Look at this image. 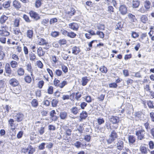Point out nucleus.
<instances>
[{
	"label": "nucleus",
	"instance_id": "13d9d810",
	"mask_svg": "<svg viewBox=\"0 0 154 154\" xmlns=\"http://www.w3.org/2000/svg\"><path fill=\"white\" fill-rule=\"evenodd\" d=\"M147 105L150 108H153L154 106L153 105V102L150 101H149L147 102Z\"/></svg>",
	"mask_w": 154,
	"mask_h": 154
},
{
	"label": "nucleus",
	"instance_id": "c85d7f7f",
	"mask_svg": "<svg viewBox=\"0 0 154 154\" xmlns=\"http://www.w3.org/2000/svg\"><path fill=\"white\" fill-rule=\"evenodd\" d=\"M10 65L12 68H16L18 65V63L16 61L14 60L11 61Z\"/></svg>",
	"mask_w": 154,
	"mask_h": 154
},
{
	"label": "nucleus",
	"instance_id": "7ed1b4c3",
	"mask_svg": "<svg viewBox=\"0 0 154 154\" xmlns=\"http://www.w3.org/2000/svg\"><path fill=\"white\" fill-rule=\"evenodd\" d=\"M8 28L5 25L2 26L0 29V35L2 36H7L10 33L8 31Z\"/></svg>",
	"mask_w": 154,
	"mask_h": 154
},
{
	"label": "nucleus",
	"instance_id": "9d476101",
	"mask_svg": "<svg viewBox=\"0 0 154 154\" xmlns=\"http://www.w3.org/2000/svg\"><path fill=\"white\" fill-rule=\"evenodd\" d=\"M37 38L36 39L37 43L40 45H45L46 44V41L44 39L39 37L37 36Z\"/></svg>",
	"mask_w": 154,
	"mask_h": 154
},
{
	"label": "nucleus",
	"instance_id": "6e6d98bb",
	"mask_svg": "<svg viewBox=\"0 0 154 154\" xmlns=\"http://www.w3.org/2000/svg\"><path fill=\"white\" fill-rule=\"evenodd\" d=\"M11 58L14 61H18L19 60V58L17 55L15 54H13L11 56Z\"/></svg>",
	"mask_w": 154,
	"mask_h": 154
},
{
	"label": "nucleus",
	"instance_id": "e433bc0d",
	"mask_svg": "<svg viewBox=\"0 0 154 154\" xmlns=\"http://www.w3.org/2000/svg\"><path fill=\"white\" fill-rule=\"evenodd\" d=\"M128 17L131 20V21H132L134 22L136 21L137 20V19L136 18L135 16L131 14H129Z\"/></svg>",
	"mask_w": 154,
	"mask_h": 154
},
{
	"label": "nucleus",
	"instance_id": "2f4dec72",
	"mask_svg": "<svg viewBox=\"0 0 154 154\" xmlns=\"http://www.w3.org/2000/svg\"><path fill=\"white\" fill-rule=\"evenodd\" d=\"M21 91L20 87V86H17L14 88V92H13L16 94H17L20 93Z\"/></svg>",
	"mask_w": 154,
	"mask_h": 154
},
{
	"label": "nucleus",
	"instance_id": "f704fd0d",
	"mask_svg": "<svg viewBox=\"0 0 154 154\" xmlns=\"http://www.w3.org/2000/svg\"><path fill=\"white\" fill-rule=\"evenodd\" d=\"M87 116V113L84 111H83L80 114V117L82 119H85Z\"/></svg>",
	"mask_w": 154,
	"mask_h": 154
},
{
	"label": "nucleus",
	"instance_id": "f8f14e48",
	"mask_svg": "<svg viewBox=\"0 0 154 154\" xmlns=\"http://www.w3.org/2000/svg\"><path fill=\"white\" fill-rule=\"evenodd\" d=\"M5 71L6 73L10 75L11 74L12 70L9 63H6L5 64Z\"/></svg>",
	"mask_w": 154,
	"mask_h": 154
},
{
	"label": "nucleus",
	"instance_id": "4d7b16f0",
	"mask_svg": "<svg viewBox=\"0 0 154 154\" xmlns=\"http://www.w3.org/2000/svg\"><path fill=\"white\" fill-rule=\"evenodd\" d=\"M3 5L4 8H8L10 6V3L9 2H6L3 3Z\"/></svg>",
	"mask_w": 154,
	"mask_h": 154
},
{
	"label": "nucleus",
	"instance_id": "3c124183",
	"mask_svg": "<svg viewBox=\"0 0 154 154\" xmlns=\"http://www.w3.org/2000/svg\"><path fill=\"white\" fill-rule=\"evenodd\" d=\"M48 93L49 94H52L53 92V88L52 86H49L48 89Z\"/></svg>",
	"mask_w": 154,
	"mask_h": 154
},
{
	"label": "nucleus",
	"instance_id": "338daca9",
	"mask_svg": "<svg viewBox=\"0 0 154 154\" xmlns=\"http://www.w3.org/2000/svg\"><path fill=\"white\" fill-rule=\"evenodd\" d=\"M97 27L99 30H104V25L102 24H99L97 26Z\"/></svg>",
	"mask_w": 154,
	"mask_h": 154
},
{
	"label": "nucleus",
	"instance_id": "5701e85b",
	"mask_svg": "<svg viewBox=\"0 0 154 154\" xmlns=\"http://www.w3.org/2000/svg\"><path fill=\"white\" fill-rule=\"evenodd\" d=\"M140 150L142 154H147L148 151H149L147 148L144 146H141Z\"/></svg>",
	"mask_w": 154,
	"mask_h": 154
},
{
	"label": "nucleus",
	"instance_id": "774afa93",
	"mask_svg": "<svg viewBox=\"0 0 154 154\" xmlns=\"http://www.w3.org/2000/svg\"><path fill=\"white\" fill-rule=\"evenodd\" d=\"M97 122L98 124L100 125L104 123V121L103 118H98L97 119Z\"/></svg>",
	"mask_w": 154,
	"mask_h": 154
},
{
	"label": "nucleus",
	"instance_id": "09e8293b",
	"mask_svg": "<svg viewBox=\"0 0 154 154\" xmlns=\"http://www.w3.org/2000/svg\"><path fill=\"white\" fill-rule=\"evenodd\" d=\"M60 31L62 34L63 35L65 36H67L69 32L67 31L66 30L62 28L61 29Z\"/></svg>",
	"mask_w": 154,
	"mask_h": 154
},
{
	"label": "nucleus",
	"instance_id": "4be33fe9",
	"mask_svg": "<svg viewBox=\"0 0 154 154\" xmlns=\"http://www.w3.org/2000/svg\"><path fill=\"white\" fill-rule=\"evenodd\" d=\"M37 51L38 55L40 57L43 56L45 54V51H43L41 47H39Z\"/></svg>",
	"mask_w": 154,
	"mask_h": 154
},
{
	"label": "nucleus",
	"instance_id": "9b49d317",
	"mask_svg": "<svg viewBox=\"0 0 154 154\" xmlns=\"http://www.w3.org/2000/svg\"><path fill=\"white\" fill-rule=\"evenodd\" d=\"M119 11L122 15H125L127 12V8L125 5H121L119 8Z\"/></svg>",
	"mask_w": 154,
	"mask_h": 154
},
{
	"label": "nucleus",
	"instance_id": "393cba45",
	"mask_svg": "<svg viewBox=\"0 0 154 154\" xmlns=\"http://www.w3.org/2000/svg\"><path fill=\"white\" fill-rule=\"evenodd\" d=\"M151 6V2L149 1L146 0L144 3V6L146 9L148 10L150 8Z\"/></svg>",
	"mask_w": 154,
	"mask_h": 154
},
{
	"label": "nucleus",
	"instance_id": "a878e982",
	"mask_svg": "<svg viewBox=\"0 0 154 154\" xmlns=\"http://www.w3.org/2000/svg\"><path fill=\"white\" fill-rule=\"evenodd\" d=\"M89 80L87 78V77H84L82 79V84L83 86H85L89 81Z\"/></svg>",
	"mask_w": 154,
	"mask_h": 154
},
{
	"label": "nucleus",
	"instance_id": "603ef678",
	"mask_svg": "<svg viewBox=\"0 0 154 154\" xmlns=\"http://www.w3.org/2000/svg\"><path fill=\"white\" fill-rule=\"evenodd\" d=\"M52 64L53 66H54L57 62L58 60H57L55 56H53L52 58Z\"/></svg>",
	"mask_w": 154,
	"mask_h": 154
},
{
	"label": "nucleus",
	"instance_id": "79ce46f5",
	"mask_svg": "<svg viewBox=\"0 0 154 154\" xmlns=\"http://www.w3.org/2000/svg\"><path fill=\"white\" fill-rule=\"evenodd\" d=\"M100 70L102 73H106L107 72L108 70L106 67L103 66L100 67Z\"/></svg>",
	"mask_w": 154,
	"mask_h": 154
},
{
	"label": "nucleus",
	"instance_id": "2eb2a0df",
	"mask_svg": "<svg viewBox=\"0 0 154 154\" xmlns=\"http://www.w3.org/2000/svg\"><path fill=\"white\" fill-rule=\"evenodd\" d=\"M25 66L26 68V70L31 73V75H32V71L31 64L30 62H26L25 64Z\"/></svg>",
	"mask_w": 154,
	"mask_h": 154
},
{
	"label": "nucleus",
	"instance_id": "f257e3e1",
	"mask_svg": "<svg viewBox=\"0 0 154 154\" xmlns=\"http://www.w3.org/2000/svg\"><path fill=\"white\" fill-rule=\"evenodd\" d=\"M135 133L138 139L142 140L145 138V132L142 127H139L136 129Z\"/></svg>",
	"mask_w": 154,
	"mask_h": 154
},
{
	"label": "nucleus",
	"instance_id": "473e14b6",
	"mask_svg": "<svg viewBox=\"0 0 154 154\" xmlns=\"http://www.w3.org/2000/svg\"><path fill=\"white\" fill-rule=\"evenodd\" d=\"M31 104L33 107H36L38 105V101L36 99H33L31 102Z\"/></svg>",
	"mask_w": 154,
	"mask_h": 154
},
{
	"label": "nucleus",
	"instance_id": "0e129e2a",
	"mask_svg": "<svg viewBox=\"0 0 154 154\" xmlns=\"http://www.w3.org/2000/svg\"><path fill=\"white\" fill-rule=\"evenodd\" d=\"M131 36L133 38H136L138 37L139 35L136 32L133 31L132 32Z\"/></svg>",
	"mask_w": 154,
	"mask_h": 154
},
{
	"label": "nucleus",
	"instance_id": "58836bf2",
	"mask_svg": "<svg viewBox=\"0 0 154 154\" xmlns=\"http://www.w3.org/2000/svg\"><path fill=\"white\" fill-rule=\"evenodd\" d=\"M8 19V17L5 15H2L1 17L0 20V23H4Z\"/></svg>",
	"mask_w": 154,
	"mask_h": 154
},
{
	"label": "nucleus",
	"instance_id": "8fccbe9b",
	"mask_svg": "<svg viewBox=\"0 0 154 154\" xmlns=\"http://www.w3.org/2000/svg\"><path fill=\"white\" fill-rule=\"evenodd\" d=\"M67 84V83L66 81H63L61 83L59 84L58 87L63 88Z\"/></svg>",
	"mask_w": 154,
	"mask_h": 154
},
{
	"label": "nucleus",
	"instance_id": "b1692460",
	"mask_svg": "<svg viewBox=\"0 0 154 154\" xmlns=\"http://www.w3.org/2000/svg\"><path fill=\"white\" fill-rule=\"evenodd\" d=\"M67 114L66 112L64 111L61 112L60 114V116L61 119H65L67 117Z\"/></svg>",
	"mask_w": 154,
	"mask_h": 154
},
{
	"label": "nucleus",
	"instance_id": "bb28decb",
	"mask_svg": "<svg viewBox=\"0 0 154 154\" xmlns=\"http://www.w3.org/2000/svg\"><path fill=\"white\" fill-rule=\"evenodd\" d=\"M79 110V109L76 107H72L71 109V112L74 115H76L78 113Z\"/></svg>",
	"mask_w": 154,
	"mask_h": 154
},
{
	"label": "nucleus",
	"instance_id": "7c9ffc66",
	"mask_svg": "<svg viewBox=\"0 0 154 154\" xmlns=\"http://www.w3.org/2000/svg\"><path fill=\"white\" fill-rule=\"evenodd\" d=\"M20 19L19 18L15 19L14 21L13 25L15 27H18L19 25Z\"/></svg>",
	"mask_w": 154,
	"mask_h": 154
},
{
	"label": "nucleus",
	"instance_id": "f03ea898",
	"mask_svg": "<svg viewBox=\"0 0 154 154\" xmlns=\"http://www.w3.org/2000/svg\"><path fill=\"white\" fill-rule=\"evenodd\" d=\"M35 151V148L30 145L27 148H23L22 149V152L25 154H33Z\"/></svg>",
	"mask_w": 154,
	"mask_h": 154
},
{
	"label": "nucleus",
	"instance_id": "412c9836",
	"mask_svg": "<svg viewBox=\"0 0 154 154\" xmlns=\"http://www.w3.org/2000/svg\"><path fill=\"white\" fill-rule=\"evenodd\" d=\"M129 144H133L135 141L136 139L133 135H129L128 137Z\"/></svg>",
	"mask_w": 154,
	"mask_h": 154
},
{
	"label": "nucleus",
	"instance_id": "423d86ee",
	"mask_svg": "<svg viewBox=\"0 0 154 154\" xmlns=\"http://www.w3.org/2000/svg\"><path fill=\"white\" fill-rule=\"evenodd\" d=\"M23 117L24 115L22 113H18L15 115L14 118L17 122H20L23 119Z\"/></svg>",
	"mask_w": 154,
	"mask_h": 154
},
{
	"label": "nucleus",
	"instance_id": "4c0bfd02",
	"mask_svg": "<svg viewBox=\"0 0 154 154\" xmlns=\"http://www.w3.org/2000/svg\"><path fill=\"white\" fill-rule=\"evenodd\" d=\"M38 131L40 135H42L45 132V127H41L38 129Z\"/></svg>",
	"mask_w": 154,
	"mask_h": 154
},
{
	"label": "nucleus",
	"instance_id": "6e6552de",
	"mask_svg": "<svg viewBox=\"0 0 154 154\" xmlns=\"http://www.w3.org/2000/svg\"><path fill=\"white\" fill-rule=\"evenodd\" d=\"M29 14L30 17L35 20H37L40 18L38 14L34 11H30L29 12Z\"/></svg>",
	"mask_w": 154,
	"mask_h": 154
},
{
	"label": "nucleus",
	"instance_id": "cd10ccee",
	"mask_svg": "<svg viewBox=\"0 0 154 154\" xmlns=\"http://www.w3.org/2000/svg\"><path fill=\"white\" fill-rule=\"evenodd\" d=\"M13 6L16 8H20L21 7L20 3L16 0H14L13 3Z\"/></svg>",
	"mask_w": 154,
	"mask_h": 154
},
{
	"label": "nucleus",
	"instance_id": "c756f323",
	"mask_svg": "<svg viewBox=\"0 0 154 154\" xmlns=\"http://www.w3.org/2000/svg\"><path fill=\"white\" fill-rule=\"evenodd\" d=\"M140 4V2L137 0H134L132 2V6L133 8H137L138 7Z\"/></svg>",
	"mask_w": 154,
	"mask_h": 154
},
{
	"label": "nucleus",
	"instance_id": "ddd939ff",
	"mask_svg": "<svg viewBox=\"0 0 154 154\" xmlns=\"http://www.w3.org/2000/svg\"><path fill=\"white\" fill-rule=\"evenodd\" d=\"M9 83L11 85L15 86L18 85L19 84L18 82L17 79L15 78H12L10 80Z\"/></svg>",
	"mask_w": 154,
	"mask_h": 154
},
{
	"label": "nucleus",
	"instance_id": "4468645a",
	"mask_svg": "<svg viewBox=\"0 0 154 154\" xmlns=\"http://www.w3.org/2000/svg\"><path fill=\"white\" fill-rule=\"evenodd\" d=\"M56 114V112L54 110H51L50 113L51 118L53 121H56L57 120V117L55 115Z\"/></svg>",
	"mask_w": 154,
	"mask_h": 154
},
{
	"label": "nucleus",
	"instance_id": "052dcab7",
	"mask_svg": "<svg viewBox=\"0 0 154 154\" xmlns=\"http://www.w3.org/2000/svg\"><path fill=\"white\" fill-rule=\"evenodd\" d=\"M60 84V81L58 79H55L54 82V85L56 87H58Z\"/></svg>",
	"mask_w": 154,
	"mask_h": 154
},
{
	"label": "nucleus",
	"instance_id": "a18cd8bd",
	"mask_svg": "<svg viewBox=\"0 0 154 154\" xmlns=\"http://www.w3.org/2000/svg\"><path fill=\"white\" fill-rule=\"evenodd\" d=\"M42 3L41 1L39 0H36L35 3V6L36 8H38L40 7Z\"/></svg>",
	"mask_w": 154,
	"mask_h": 154
},
{
	"label": "nucleus",
	"instance_id": "c03bdc74",
	"mask_svg": "<svg viewBox=\"0 0 154 154\" xmlns=\"http://www.w3.org/2000/svg\"><path fill=\"white\" fill-rule=\"evenodd\" d=\"M76 35V34L73 32H68V34L67 36L72 38H73L75 37Z\"/></svg>",
	"mask_w": 154,
	"mask_h": 154
},
{
	"label": "nucleus",
	"instance_id": "de8ad7c7",
	"mask_svg": "<svg viewBox=\"0 0 154 154\" xmlns=\"http://www.w3.org/2000/svg\"><path fill=\"white\" fill-rule=\"evenodd\" d=\"M54 73L56 75L58 76H61L62 73V71L59 69H56Z\"/></svg>",
	"mask_w": 154,
	"mask_h": 154
},
{
	"label": "nucleus",
	"instance_id": "69168bd1",
	"mask_svg": "<svg viewBox=\"0 0 154 154\" xmlns=\"http://www.w3.org/2000/svg\"><path fill=\"white\" fill-rule=\"evenodd\" d=\"M146 9L143 6H142L138 10V11L141 13H144L146 11Z\"/></svg>",
	"mask_w": 154,
	"mask_h": 154
},
{
	"label": "nucleus",
	"instance_id": "a211bd4d",
	"mask_svg": "<svg viewBox=\"0 0 154 154\" xmlns=\"http://www.w3.org/2000/svg\"><path fill=\"white\" fill-rule=\"evenodd\" d=\"M14 33L18 38H20L22 35V33L20 30L18 28H14Z\"/></svg>",
	"mask_w": 154,
	"mask_h": 154
},
{
	"label": "nucleus",
	"instance_id": "f3484780",
	"mask_svg": "<svg viewBox=\"0 0 154 154\" xmlns=\"http://www.w3.org/2000/svg\"><path fill=\"white\" fill-rule=\"evenodd\" d=\"M33 35V31L32 29H29L26 32V36L29 39H32Z\"/></svg>",
	"mask_w": 154,
	"mask_h": 154
},
{
	"label": "nucleus",
	"instance_id": "1a4fd4ad",
	"mask_svg": "<svg viewBox=\"0 0 154 154\" xmlns=\"http://www.w3.org/2000/svg\"><path fill=\"white\" fill-rule=\"evenodd\" d=\"M69 28L74 30L77 31L79 28V26L78 24L76 23H72L69 24Z\"/></svg>",
	"mask_w": 154,
	"mask_h": 154
},
{
	"label": "nucleus",
	"instance_id": "a19ab883",
	"mask_svg": "<svg viewBox=\"0 0 154 154\" xmlns=\"http://www.w3.org/2000/svg\"><path fill=\"white\" fill-rule=\"evenodd\" d=\"M141 21L143 23H146L148 21V18L145 15H143L141 17Z\"/></svg>",
	"mask_w": 154,
	"mask_h": 154
},
{
	"label": "nucleus",
	"instance_id": "6ab92c4d",
	"mask_svg": "<svg viewBox=\"0 0 154 154\" xmlns=\"http://www.w3.org/2000/svg\"><path fill=\"white\" fill-rule=\"evenodd\" d=\"M72 53L75 54L77 55L80 51V50L79 47L74 46L72 48Z\"/></svg>",
	"mask_w": 154,
	"mask_h": 154
},
{
	"label": "nucleus",
	"instance_id": "bf43d9fd",
	"mask_svg": "<svg viewBox=\"0 0 154 154\" xmlns=\"http://www.w3.org/2000/svg\"><path fill=\"white\" fill-rule=\"evenodd\" d=\"M47 71L50 75V76L52 78H53L54 77V74L52 70L49 68H47Z\"/></svg>",
	"mask_w": 154,
	"mask_h": 154
},
{
	"label": "nucleus",
	"instance_id": "72a5a7b5",
	"mask_svg": "<svg viewBox=\"0 0 154 154\" xmlns=\"http://www.w3.org/2000/svg\"><path fill=\"white\" fill-rule=\"evenodd\" d=\"M75 12V11L74 9V8H71L70 11L66 12V14L69 16H72L74 14Z\"/></svg>",
	"mask_w": 154,
	"mask_h": 154
},
{
	"label": "nucleus",
	"instance_id": "20e7f679",
	"mask_svg": "<svg viewBox=\"0 0 154 154\" xmlns=\"http://www.w3.org/2000/svg\"><path fill=\"white\" fill-rule=\"evenodd\" d=\"M117 137V134L115 131H112L111 133L110 138L107 140L109 143H111Z\"/></svg>",
	"mask_w": 154,
	"mask_h": 154
},
{
	"label": "nucleus",
	"instance_id": "39448f33",
	"mask_svg": "<svg viewBox=\"0 0 154 154\" xmlns=\"http://www.w3.org/2000/svg\"><path fill=\"white\" fill-rule=\"evenodd\" d=\"M109 120L113 124H118L119 121V118L116 116H111Z\"/></svg>",
	"mask_w": 154,
	"mask_h": 154
},
{
	"label": "nucleus",
	"instance_id": "aec40b11",
	"mask_svg": "<svg viewBox=\"0 0 154 154\" xmlns=\"http://www.w3.org/2000/svg\"><path fill=\"white\" fill-rule=\"evenodd\" d=\"M17 72L18 75L20 76H23L24 74L25 71L22 67H20L17 69Z\"/></svg>",
	"mask_w": 154,
	"mask_h": 154
},
{
	"label": "nucleus",
	"instance_id": "e2e57ef3",
	"mask_svg": "<svg viewBox=\"0 0 154 154\" xmlns=\"http://www.w3.org/2000/svg\"><path fill=\"white\" fill-rule=\"evenodd\" d=\"M96 34L99 35V37L102 38H103L104 36V34L102 32H101L97 31Z\"/></svg>",
	"mask_w": 154,
	"mask_h": 154
},
{
	"label": "nucleus",
	"instance_id": "680f3d73",
	"mask_svg": "<svg viewBox=\"0 0 154 154\" xmlns=\"http://www.w3.org/2000/svg\"><path fill=\"white\" fill-rule=\"evenodd\" d=\"M58 101L57 100L53 99L52 101V105L53 107H55L57 106Z\"/></svg>",
	"mask_w": 154,
	"mask_h": 154
},
{
	"label": "nucleus",
	"instance_id": "37998d69",
	"mask_svg": "<svg viewBox=\"0 0 154 154\" xmlns=\"http://www.w3.org/2000/svg\"><path fill=\"white\" fill-rule=\"evenodd\" d=\"M24 79L26 82L28 83H30L32 81L31 78L29 75L26 76L25 77Z\"/></svg>",
	"mask_w": 154,
	"mask_h": 154
},
{
	"label": "nucleus",
	"instance_id": "dca6fc26",
	"mask_svg": "<svg viewBox=\"0 0 154 154\" xmlns=\"http://www.w3.org/2000/svg\"><path fill=\"white\" fill-rule=\"evenodd\" d=\"M117 149L119 150H121L124 147V143L123 141L121 140H118L117 143Z\"/></svg>",
	"mask_w": 154,
	"mask_h": 154
},
{
	"label": "nucleus",
	"instance_id": "ea45409f",
	"mask_svg": "<svg viewBox=\"0 0 154 154\" xmlns=\"http://www.w3.org/2000/svg\"><path fill=\"white\" fill-rule=\"evenodd\" d=\"M29 55L30 60L31 61H35L36 58L35 54L32 52H31Z\"/></svg>",
	"mask_w": 154,
	"mask_h": 154
},
{
	"label": "nucleus",
	"instance_id": "5fc2aeb1",
	"mask_svg": "<svg viewBox=\"0 0 154 154\" xmlns=\"http://www.w3.org/2000/svg\"><path fill=\"white\" fill-rule=\"evenodd\" d=\"M61 68L63 71L65 73H66L68 71V69L66 66H64V65H61Z\"/></svg>",
	"mask_w": 154,
	"mask_h": 154
},
{
	"label": "nucleus",
	"instance_id": "49530a36",
	"mask_svg": "<svg viewBox=\"0 0 154 154\" xmlns=\"http://www.w3.org/2000/svg\"><path fill=\"white\" fill-rule=\"evenodd\" d=\"M59 32H58L54 31L52 32L51 33V35L53 37H56L59 35Z\"/></svg>",
	"mask_w": 154,
	"mask_h": 154
},
{
	"label": "nucleus",
	"instance_id": "c9c22d12",
	"mask_svg": "<svg viewBox=\"0 0 154 154\" xmlns=\"http://www.w3.org/2000/svg\"><path fill=\"white\" fill-rule=\"evenodd\" d=\"M123 24L121 22H118L116 25L115 26V29L116 30H120L123 27Z\"/></svg>",
	"mask_w": 154,
	"mask_h": 154
},
{
	"label": "nucleus",
	"instance_id": "864d4df0",
	"mask_svg": "<svg viewBox=\"0 0 154 154\" xmlns=\"http://www.w3.org/2000/svg\"><path fill=\"white\" fill-rule=\"evenodd\" d=\"M44 82L43 81L41 80L39 81L38 84V87L40 89L42 88L44 85Z\"/></svg>",
	"mask_w": 154,
	"mask_h": 154
},
{
	"label": "nucleus",
	"instance_id": "0eeeda50",
	"mask_svg": "<svg viewBox=\"0 0 154 154\" xmlns=\"http://www.w3.org/2000/svg\"><path fill=\"white\" fill-rule=\"evenodd\" d=\"M73 145L77 148H79L81 147L84 148V147L87 146V144L86 143H81L79 141H76Z\"/></svg>",
	"mask_w": 154,
	"mask_h": 154
}]
</instances>
